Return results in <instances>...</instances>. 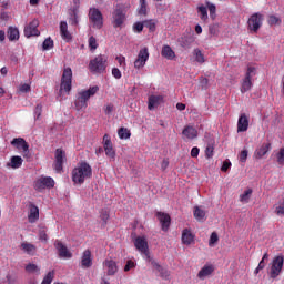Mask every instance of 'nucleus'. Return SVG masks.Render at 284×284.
Returning <instances> with one entry per match:
<instances>
[{"mask_svg":"<svg viewBox=\"0 0 284 284\" xmlns=\"http://www.w3.org/2000/svg\"><path fill=\"white\" fill-rule=\"evenodd\" d=\"M194 239H195V235L194 233H192V230L184 229L182 231V236H181L182 245H194Z\"/></svg>","mask_w":284,"mask_h":284,"instance_id":"20","label":"nucleus"},{"mask_svg":"<svg viewBox=\"0 0 284 284\" xmlns=\"http://www.w3.org/2000/svg\"><path fill=\"white\" fill-rule=\"evenodd\" d=\"M72 90V69L70 67L64 68L61 83H60V97H68Z\"/></svg>","mask_w":284,"mask_h":284,"instance_id":"4","label":"nucleus"},{"mask_svg":"<svg viewBox=\"0 0 284 284\" xmlns=\"http://www.w3.org/2000/svg\"><path fill=\"white\" fill-rule=\"evenodd\" d=\"M21 250L26 254H29V256H34L37 254V246L32 243H29V242H23L21 244Z\"/></svg>","mask_w":284,"mask_h":284,"instance_id":"32","label":"nucleus"},{"mask_svg":"<svg viewBox=\"0 0 284 284\" xmlns=\"http://www.w3.org/2000/svg\"><path fill=\"white\" fill-rule=\"evenodd\" d=\"M213 272H214V265L206 264L197 273V278H200L201 281H204V278H207V276H211Z\"/></svg>","mask_w":284,"mask_h":284,"instance_id":"27","label":"nucleus"},{"mask_svg":"<svg viewBox=\"0 0 284 284\" xmlns=\"http://www.w3.org/2000/svg\"><path fill=\"white\" fill-rule=\"evenodd\" d=\"M163 101V95H151L149 98V110H155V108H159L161 105V102Z\"/></svg>","mask_w":284,"mask_h":284,"instance_id":"31","label":"nucleus"},{"mask_svg":"<svg viewBox=\"0 0 284 284\" xmlns=\"http://www.w3.org/2000/svg\"><path fill=\"white\" fill-rule=\"evenodd\" d=\"M6 41V31L0 30V43H3Z\"/></svg>","mask_w":284,"mask_h":284,"instance_id":"64","label":"nucleus"},{"mask_svg":"<svg viewBox=\"0 0 284 284\" xmlns=\"http://www.w3.org/2000/svg\"><path fill=\"white\" fill-rule=\"evenodd\" d=\"M276 162L278 165H284V148H281L280 151L276 153Z\"/></svg>","mask_w":284,"mask_h":284,"instance_id":"49","label":"nucleus"},{"mask_svg":"<svg viewBox=\"0 0 284 284\" xmlns=\"http://www.w3.org/2000/svg\"><path fill=\"white\" fill-rule=\"evenodd\" d=\"M112 77H114V79H121L123 77V74L121 73V70H119V68H113Z\"/></svg>","mask_w":284,"mask_h":284,"instance_id":"59","label":"nucleus"},{"mask_svg":"<svg viewBox=\"0 0 284 284\" xmlns=\"http://www.w3.org/2000/svg\"><path fill=\"white\" fill-rule=\"evenodd\" d=\"M30 90H31V87L29 83H24L19 87V92H22V93L30 92Z\"/></svg>","mask_w":284,"mask_h":284,"instance_id":"58","label":"nucleus"},{"mask_svg":"<svg viewBox=\"0 0 284 284\" xmlns=\"http://www.w3.org/2000/svg\"><path fill=\"white\" fill-rule=\"evenodd\" d=\"M101 221H103L104 225L105 223H108V220L110 219V213H108V211L102 212L100 215Z\"/></svg>","mask_w":284,"mask_h":284,"instance_id":"61","label":"nucleus"},{"mask_svg":"<svg viewBox=\"0 0 284 284\" xmlns=\"http://www.w3.org/2000/svg\"><path fill=\"white\" fill-rule=\"evenodd\" d=\"M206 8L210 12V17L211 19H216V4L212 3V2H206Z\"/></svg>","mask_w":284,"mask_h":284,"instance_id":"43","label":"nucleus"},{"mask_svg":"<svg viewBox=\"0 0 284 284\" xmlns=\"http://www.w3.org/2000/svg\"><path fill=\"white\" fill-rule=\"evenodd\" d=\"M205 156L206 159H212L214 156V146L212 145L206 146Z\"/></svg>","mask_w":284,"mask_h":284,"instance_id":"54","label":"nucleus"},{"mask_svg":"<svg viewBox=\"0 0 284 284\" xmlns=\"http://www.w3.org/2000/svg\"><path fill=\"white\" fill-rule=\"evenodd\" d=\"M232 168V162L230 160H225L222 164V172H227Z\"/></svg>","mask_w":284,"mask_h":284,"instance_id":"56","label":"nucleus"},{"mask_svg":"<svg viewBox=\"0 0 284 284\" xmlns=\"http://www.w3.org/2000/svg\"><path fill=\"white\" fill-rule=\"evenodd\" d=\"M39 240L47 243V241H48V229L41 227L39 230Z\"/></svg>","mask_w":284,"mask_h":284,"instance_id":"47","label":"nucleus"},{"mask_svg":"<svg viewBox=\"0 0 284 284\" xmlns=\"http://www.w3.org/2000/svg\"><path fill=\"white\" fill-rule=\"evenodd\" d=\"M199 138V130L194 125H186L182 130V139L184 141H194V139Z\"/></svg>","mask_w":284,"mask_h":284,"instance_id":"16","label":"nucleus"},{"mask_svg":"<svg viewBox=\"0 0 284 284\" xmlns=\"http://www.w3.org/2000/svg\"><path fill=\"white\" fill-rule=\"evenodd\" d=\"M197 12L200 13V19L202 21H207V7L201 4L197 7Z\"/></svg>","mask_w":284,"mask_h":284,"instance_id":"40","label":"nucleus"},{"mask_svg":"<svg viewBox=\"0 0 284 284\" xmlns=\"http://www.w3.org/2000/svg\"><path fill=\"white\" fill-rule=\"evenodd\" d=\"M272 150V144L271 143H263L260 148H257L254 152V158L257 160L263 159L267 152Z\"/></svg>","mask_w":284,"mask_h":284,"instance_id":"24","label":"nucleus"},{"mask_svg":"<svg viewBox=\"0 0 284 284\" xmlns=\"http://www.w3.org/2000/svg\"><path fill=\"white\" fill-rule=\"evenodd\" d=\"M138 13L142 17H145L148 14V1L146 0H140V8L138 9Z\"/></svg>","mask_w":284,"mask_h":284,"instance_id":"39","label":"nucleus"},{"mask_svg":"<svg viewBox=\"0 0 284 284\" xmlns=\"http://www.w3.org/2000/svg\"><path fill=\"white\" fill-rule=\"evenodd\" d=\"M54 163H53V170L61 174L63 172V163H65V151L62 149H57L54 153Z\"/></svg>","mask_w":284,"mask_h":284,"instance_id":"11","label":"nucleus"},{"mask_svg":"<svg viewBox=\"0 0 284 284\" xmlns=\"http://www.w3.org/2000/svg\"><path fill=\"white\" fill-rule=\"evenodd\" d=\"M89 48H90L91 52H94V50H97V48H99V42H97V38H94V36H91L89 38Z\"/></svg>","mask_w":284,"mask_h":284,"instance_id":"46","label":"nucleus"},{"mask_svg":"<svg viewBox=\"0 0 284 284\" xmlns=\"http://www.w3.org/2000/svg\"><path fill=\"white\" fill-rule=\"evenodd\" d=\"M103 267H104V270H106L108 276H114V274H116V272H119V265L116 264V261H114L112 258H106L103 262Z\"/></svg>","mask_w":284,"mask_h":284,"instance_id":"19","label":"nucleus"},{"mask_svg":"<svg viewBox=\"0 0 284 284\" xmlns=\"http://www.w3.org/2000/svg\"><path fill=\"white\" fill-rule=\"evenodd\" d=\"M41 112H43V106L38 104L34 109V120L39 121L41 119Z\"/></svg>","mask_w":284,"mask_h":284,"instance_id":"50","label":"nucleus"},{"mask_svg":"<svg viewBox=\"0 0 284 284\" xmlns=\"http://www.w3.org/2000/svg\"><path fill=\"white\" fill-rule=\"evenodd\" d=\"M105 63H108V58H105L104 55H98L90 61L89 70L101 74V72H105V68H108Z\"/></svg>","mask_w":284,"mask_h":284,"instance_id":"7","label":"nucleus"},{"mask_svg":"<svg viewBox=\"0 0 284 284\" xmlns=\"http://www.w3.org/2000/svg\"><path fill=\"white\" fill-rule=\"evenodd\" d=\"M199 152H201V150H200L197 146L192 148V150H191V156H192L193 159H196V156H199Z\"/></svg>","mask_w":284,"mask_h":284,"instance_id":"62","label":"nucleus"},{"mask_svg":"<svg viewBox=\"0 0 284 284\" xmlns=\"http://www.w3.org/2000/svg\"><path fill=\"white\" fill-rule=\"evenodd\" d=\"M54 247L58 251L60 258H72V252L61 241L57 240L54 242Z\"/></svg>","mask_w":284,"mask_h":284,"instance_id":"18","label":"nucleus"},{"mask_svg":"<svg viewBox=\"0 0 284 284\" xmlns=\"http://www.w3.org/2000/svg\"><path fill=\"white\" fill-rule=\"evenodd\" d=\"M11 145L16 148V150L20 151L23 156H28V153L30 152V145H28V142L23 138H14L11 141Z\"/></svg>","mask_w":284,"mask_h":284,"instance_id":"13","label":"nucleus"},{"mask_svg":"<svg viewBox=\"0 0 284 284\" xmlns=\"http://www.w3.org/2000/svg\"><path fill=\"white\" fill-rule=\"evenodd\" d=\"M71 26H79L81 21V14L79 13V8H73L69 19Z\"/></svg>","mask_w":284,"mask_h":284,"instance_id":"35","label":"nucleus"},{"mask_svg":"<svg viewBox=\"0 0 284 284\" xmlns=\"http://www.w3.org/2000/svg\"><path fill=\"white\" fill-rule=\"evenodd\" d=\"M280 22H281V19H278V17L270 16V18H268L270 26H277V23H280Z\"/></svg>","mask_w":284,"mask_h":284,"instance_id":"55","label":"nucleus"},{"mask_svg":"<svg viewBox=\"0 0 284 284\" xmlns=\"http://www.w3.org/2000/svg\"><path fill=\"white\" fill-rule=\"evenodd\" d=\"M274 214L276 216H284V197L280 199L274 205H273Z\"/></svg>","mask_w":284,"mask_h":284,"instance_id":"34","label":"nucleus"},{"mask_svg":"<svg viewBox=\"0 0 284 284\" xmlns=\"http://www.w3.org/2000/svg\"><path fill=\"white\" fill-rule=\"evenodd\" d=\"M217 243H219V234L216 232H213L209 240V246L214 247V245Z\"/></svg>","mask_w":284,"mask_h":284,"instance_id":"48","label":"nucleus"},{"mask_svg":"<svg viewBox=\"0 0 284 284\" xmlns=\"http://www.w3.org/2000/svg\"><path fill=\"white\" fill-rule=\"evenodd\" d=\"M145 27V22H135L133 24V30L135 32H143V28Z\"/></svg>","mask_w":284,"mask_h":284,"instance_id":"52","label":"nucleus"},{"mask_svg":"<svg viewBox=\"0 0 284 284\" xmlns=\"http://www.w3.org/2000/svg\"><path fill=\"white\" fill-rule=\"evenodd\" d=\"M60 34L67 43H70L72 41V33L68 31V22L67 21H61L60 22Z\"/></svg>","mask_w":284,"mask_h":284,"instance_id":"25","label":"nucleus"},{"mask_svg":"<svg viewBox=\"0 0 284 284\" xmlns=\"http://www.w3.org/2000/svg\"><path fill=\"white\" fill-rule=\"evenodd\" d=\"M118 136L122 141H128V139H130V136H132V133L126 128H120L118 130Z\"/></svg>","mask_w":284,"mask_h":284,"instance_id":"36","label":"nucleus"},{"mask_svg":"<svg viewBox=\"0 0 284 284\" xmlns=\"http://www.w3.org/2000/svg\"><path fill=\"white\" fill-rule=\"evenodd\" d=\"M7 37H8L9 41H19V39H20L19 28L9 27L8 31H7Z\"/></svg>","mask_w":284,"mask_h":284,"instance_id":"33","label":"nucleus"},{"mask_svg":"<svg viewBox=\"0 0 284 284\" xmlns=\"http://www.w3.org/2000/svg\"><path fill=\"white\" fill-rule=\"evenodd\" d=\"M39 21L33 19L27 27H24V37L30 39V37H39L41 32L39 31Z\"/></svg>","mask_w":284,"mask_h":284,"instance_id":"15","label":"nucleus"},{"mask_svg":"<svg viewBox=\"0 0 284 284\" xmlns=\"http://www.w3.org/2000/svg\"><path fill=\"white\" fill-rule=\"evenodd\" d=\"M136 267V263L134 261L129 260L124 266V272H130V270H134Z\"/></svg>","mask_w":284,"mask_h":284,"instance_id":"53","label":"nucleus"},{"mask_svg":"<svg viewBox=\"0 0 284 284\" xmlns=\"http://www.w3.org/2000/svg\"><path fill=\"white\" fill-rule=\"evenodd\" d=\"M112 112H114V104L109 103L104 106V114H112Z\"/></svg>","mask_w":284,"mask_h":284,"instance_id":"57","label":"nucleus"},{"mask_svg":"<svg viewBox=\"0 0 284 284\" xmlns=\"http://www.w3.org/2000/svg\"><path fill=\"white\" fill-rule=\"evenodd\" d=\"M113 28H121L125 23V11L123 8H116L112 13Z\"/></svg>","mask_w":284,"mask_h":284,"instance_id":"14","label":"nucleus"},{"mask_svg":"<svg viewBox=\"0 0 284 284\" xmlns=\"http://www.w3.org/2000/svg\"><path fill=\"white\" fill-rule=\"evenodd\" d=\"M103 148L105 155L109 156V159L116 158V151L114 150V146L112 145V140L108 134H104L103 136Z\"/></svg>","mask_w":284,"mask_h":284,"instance_id":"17","label":"nucleus"},{"mask_svg":"<svg viewBox=\"0 0 284 284\" xmlns=\"http://www.w3.org/2000/svg\"><path fill=\"white\" fill-rule=\"evenodd\" d=\"M161 55L168 59V61H174V59H176V53L172 50V47L168 44L162 47Z\"/></svg>","mask_w":284,"mask_h":284,"instance_id":"28","label":"nucleus"},{"mask_svg":"<svg viewBox=\"0 0 284 284\" xmlns=\"http://www.w3.org/2000/svg\"><path fill=\"white\" fill-rule=\"evenodd\" d=\"M150 60V51L148 47H143L140 49L136 59L133 62L135 70H143L145 68L148 61Z\"/></svg>","mask_w":284,"mask_h":284,"instance_id":"8","label":"nucleus"},{"mask_svg":"<svg viewBox=\"0 0 284 284\" xmlns=\"http://www.w3.org/2000/svg\"><path fill=\"white\" fill-rule=\"evenodd\" d=\"M247 154H248L247 150L241 151V153H240L241 163H245V161H247Z\"/></svg>","mask_w":284,"mask_h":284,"instance_id":"60","label":"nucleus"},{"mask_svg":"<svg viewBox=\"0 0 284 284\" xmlns=\"http://www.w3.org/2000/svg\"><path fill=\"white\" fill-rule=\"evenodd\" d=\"M24 270H26V272H28V274H40L41 273V267H39V265L32 264V263H29L24 267Z\"/></svg>","mask_w":284,"mask_h":284,"instance_id":"37","label":"nucleus"},{"mask_svg":"<svg viewBox=\"0 0 284 284\" xmlns=\"http://www.w3.org/2000/svg\"><path fill=\"white\" fill-rule=\"evenodd\" d=\"M256 77V68L248 67L246 71L245 78L242 80L241 92L245 94V92H250L252 90V78Z\"/></svg>","mask_w":284,"mask_h":284,"instance_id":"10","label":"nucleus"},{"mask_svg":"<svg viewBox=\"0 0 284 284\" xmlns=\"http://www.w3.org/2000/svg\"><path fill=\"white\" fill-rule=\"evenodd\" d=\"M97 92H99V85H93L88 90L79 91L75 99L77 110H85V108H88V101H90V98L94 97Z\"/></svg>","mask_w":284,"mask_h":284,"instance_id":"3","label":"nucleus"},{"mask_svg":"<svg viewBox=\"0 0 284 284\" xmlns=\"http://www.w3.org/2000/svg\"><path fill=\"white\" fill-rule=\"evenodd\" d=\"M74 185H83L84 181L92 179V166L88 162L78 163L71 172Z\"/></svg>","mask_w":284,"mask_h":284,"instance_id":"2","label":"nucleus"},{"mask_svg":"<svg viewBox=\"0 0 284 284\" xmlns=\"http://www.w3.org/2000/svg\"><path fill=\"white\" fill-rule=\"evenodd\" d=\"M54 48V41L51 38H47L42 43V49L44 51L52 50Z\"/></svg>","mask_w":284,"mask_h":284,"instance_id":"44","label":"nucleus"},{"mask_svg":"<svg viewBox=\"0 0 284 284\" xmlns=\"http://www.w3.org/2000/svg\"><path fill=\"white\" fill-rule=\"evenodd\" d=\"M144 27L150 30V32H154L156 30V20H146L144 21Z\"/></svg>","mask_w":284,"mask_h":284,"instance_id":"45","label":"nucleus"},{"mask_svg":"<svg viewBox=\"0 0 284 284\" xmlns=\"http://www.w3.org/2000/svg\"><path fill=\"white\" fill-rule=\"evenodd\" d=\"M34 190L37 192H43V190H52L54 187V179L50 176H40L33 183Z\"/></svg>","mask_w":284,"mask_h":284,"instance_id":"9","label":"nucleus"},{"mask_svg":"<svg viewBox=\"0 0 284 284\" xmlns=\"http://www.w3.org/2000/svg\"><path fill=\"white\" fill-rule=\"evenodd\" d=\"M283 265H284L283 255L274 256L268 266L270 278H278V275L283 273Z\"/></svg>","mask_w":284,"mask_h":284,"instance_id":"5","label":"nucleus"},{"mask_svg":"<svg viewBox=\"0 0 284 284\" xmlns=\"http://www.w3.org/2000/svg\"><path fill=\"white\" fill-rule=\"evenodd\" d=\"M250 128V118L242 113L237 120V132H247Z\"/></svg>","mask_w":284,"mask_h":284,"instance_id":"21","label":"nucleus"},{"mask_svg":"<svg viewBox=\"0 0 284 284\" xmlns=\"http://www.w3.org/2000/svg\"><path fill=\"white\" fill-rule=\"evenodd\" d=\"M176 109H178L180 112H183V110H185V103L179 102V103L176 104Z\"/></svg>","mask_w":284,"mask_h":284,"instance_id":"63","label":"nucleus"},{"mask_svg":"<svg viewBox=\"0 0 284 284\" xmlns=\"http://www.w3.org/2000/svg\"><path fill=\"white\" fill-rule=\"evenodd\" d=\"M193 57L196 61V63H205V55L200 49H194Z\"/></svg>","mask_w":284,"mask_h":284,"instance_id":"38","label":"nucleus"},{"mask_svg":"<svg viewBox=\"0 0 284 284\" xmlns=\"http://www.w3.org/2000/svg\"><path fill=\"white\" fill-rule=\"evenodd\" d=\"M39 219V206L34 204L29 205L28 221L29 223H37Z\"/></svg>","mask_w":284,"mask_h":284,"instance_id":"29","label":"nucleus"},{"mask_svg":"<svg viewBox=\"0 0 284 284\" xmlns=\"http://www.w3.org/2000/svg\"><path fill=\"white\" fill-rule=\"evenodd\" d=\"M91 265H92V251H90L88 248V250H85L82 253V256H81V267L83 270H88V268H90Z\"/></svg>","mask_w":284,"mask_h":284,"instance_id":"22","label":"nucleus"},{"mask_svg":"<svg viewBox=\"0 0 284 284\" xmlns=\"http://www.w3.org/2000/svg\"><path fill=\"white\" fill-rule=\"evenodd\" d=\"M252 189H247L243 194L240 195L241 203H250V197L252 196Z\"/></svg>","mask_w":284,"mask_h":284,"instance_id":"41","label":"nucleus"},{"mask_svg":"<svg viewBox=\"0 0 284 284\" xmlns=\"http://www.w3.org/2000/svg\"><path fill=\"white\" fill-rule=\"evenodd\" d=\"M134 246L138 250V252H140V254L143 256V258L151 263L154 272H159L162 278H170V271L161 266L156 261L152 260V257L150 256V247L148 246V239L145 236L135 237Z\"/></svg>","mask_w":284,"mask_h":284,"instance_id":"1","label":"nucleus"},{"mask_svg":"<svg viewBox=\"0 0 284 284\" xmlns=\"http://www.w3.org/2000/svg\"><path fill=\"white\" fill-rule=\"evenodd\" d=\"M52 281H54V270L49 271L47 275L43 277L41 284H52Z\"/></svg>","mask_w":284,"mask_h":284,"instance_id":"42","label":"nucleus"},{"mask_svg":"<svg viewBox=\"0 0 284 284\" xmlns=\"http://www.w3.org/2000/svg\"><path fill=\"white\" fill-rule=\"evenodd\" d=\"M115 61H118L120 68L125 69L126 65H128V63L125 62V57H123V55H118V57L115 58Z\"/></svg>","mask_w":284,"mask_h":284,"instance_id":"51","label":"nucleus"},{"mask_svg":"<svg viewBox=\"0 0 284 284\" xmlns=\"http://www.w3.org/2000/svg\"><path fill=\"white\" fill-rule=\"evenodd\" d=\"M89 23L95 30L103 28V13L98 8L91 7L89 9Z\"/></svg>","mask_w":284,"mask_h":284,"instance_id":"6","label":"nucleus"},{"mask_svg":"<svg viewBox=\"0 0 284 284\" xmlns=\"http://www.w3.org/2000/svg\"><path fill=\"white\" fill-rule=\"evenodd\" d=\"M23 165V159L19 155H13L10 159V162L7 164V168H12V170H19Z\"/></svg>","mask_w":284,"mask_h":284,"instance_id":"30","label":"nucleus"},{"mask_svg":"<svg viewBox=\"0 0 284 284\" xmlns=\"http://www.w3.org/2000/svg\"><path fill=\"white\" fill-rule=\"evenodd\" d=\"M247 24L248 30L252 32H258L261 26H263V14L260 12L253 13L248 19Z\"/></svg>","mask_w":284,"mask_h":284,"instance_id":"12","label":"nucleus"},{"mask_svg":"<svg viewBox=\"0 0 284 284\" xmlns=\"http://www.w3.org/2000/svg\"><path fill=\"white\" fill-rule=\"evenodd\" d=\"M156 216L162 225L163 232H168V230H170V223H172L170 215H168L166 213L158 212Z\"/></svg>","mask_w":284,"mask_h":284,"instance_id":"23","label":"nucleus"},{"mask_svg":"<svg viewBox=\"0 0 284 284\" xmlns=\"http://www.w3.org/2000/svg\"><path fill=\"white\" fill-rule=\"evenodd\" d=\"M193 216L200 223H203L207 219V212L205 211V209H203V206H194V209H193Z\"/></svg>","mask_w":284,"mask_h":284,"instance_id":"26","label":"nucleus"}]
</instances>
